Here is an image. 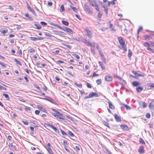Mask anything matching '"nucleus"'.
Wrapping results in <instances>:
<instances>
[{"label":"nucleus","mask_w":154,"mask_h":154,"mask_svg":"<svg viewBox=\"0 0 154 154\" xmlns=\"http://www.w3.org/2000/svg\"><path fill=\"white\" fill-rule=\"evenodd\" d=\"M84 41H86V42H84L85 44H86L88 46H91V43L90 42L88 41L86 39H84Z\"/></svg>","instance_id":"b1692460"},{"label":"nucleus","mask_w":154,"mask_h":154,"mask_svg":"<svg viewBox=\"0 0 154 154\" xmlns=\"http://www.w3.org/2000/svg\"><path fill=\"white\" fill-rule=\"evenodd\" d=\"M40 112V111L38 110H36L35 111V113L36 115H38Z\"/></svg>","instance_id":"e2e57ef3"},{"label":"nucleus","mask_w":154,"mask_h":154,"mask_svg":"<svg viewBox=\"0 0 154 154\" xmlns=\"http://www.w3.org/2000/svg\"><path fill=\"white\" fill-rule=\"evenodd\" d=\"M65 118L66 117V118L68 119L71 120H72V118L71 117H70L67 115H65Z\"/></svg>","instance_id":"bf43d9fd"},{"label":"nucleus","mask_w":154,"mask_h":154,"mask_svg":"<svg viewBox=\"0 0 154 154\" xmlns=\"http://www.w3.org/2000/svg\"><path fill=\"white\" fill-rule=\"evenodd\" d=\"M109 28L111 29V30L113 31H115L116 29L113 27V25L111 23L109 24Z\"/></svg>","instance_id":"58836bf2"},{"label":"nucleus","mask_w":154,"mask_h":154,"mask_svg":"<svg viewBox=\"0 0 154 154\" xmlns=\"http://www.w3.org/2000/svg\"><path fill=\"white\" fill-rule=\"evenodd\" d=\"M44 99L47 100L48 101L52 103H54V102H53V101H54L51 98H49V99H48L47 98H44Z\"/></svg>","instance_id":"7c9ffc66"},{"label":"nucleus","mask_w":154,"mask_h":154,"mask_svg":"<svg viewBox=\"0 0 154 154\" xmlns=\"http://www.w3.org/2000/svg\"><path fill=\"white\" fill-rule=\"evenodd\" d=\"M68 134L71 137H73L74 136L73 134L70 131H69Z\"/></svg>","instance_id":"a18cd8bd"},{"label":"nucleus","mask_w":154,"mask_h":154,"mask_svg":"<svg viewBox=\"0 0 154 154\" xmlns=\"http://www.w3.org/2000/svg\"><path fill=\"white\" fill-rule=\"evenodd\" d=\"M118 39L120 45L121 46L123 45H124L125 44V41L122 37H119L118 38Z\"/></svg>","instance_id":"39448f33"},{"label":"nucleus","mask_w":154,"mask_h":154,"mask_svg":"<svg viewBox=\"0 0 154 154\" xmlns=\"http://www.w3.org/2000/svg\"><path fill=\"white\" fill-rule=\"evenodd\" d=\"M3 95L6 98H7L8 100L10 99V97L9 95L5 93H3Z\"/></svg>","instance_id":"f704fd0d"},{"label":"nucleus","mask_w":154,"mask_h":154,"mask_svg":"<svg viewBox=\"0 0 154 154\" xmlns=\"http://www.w3.org/2000/svg\"><path fill=\"white\" fill-rule=\"evenodd\" d=\"M34 25L35 26V28L38 29H42V27L38 23H37L36 22H34Z\"/></svg>","instance_id":"f8f14e48"},{"label":"nucleus","mask_w":154,"mask_h":154,"mask_svg":"<svg viewBox=\"0 0 154 154\" xmlns=\"http://www.w3.org/2000/svg\"><path fill=\"white\" fill-rule=\"evenodd\" d=\"M84 11L87 13L91 14H92V11L90 9L88 6L86 5V3H85L84 5Z\"/></svg>","instance_id":"f03ea898"},{"label":"nucleus","mask_w":154,"mask_h":154,"mask_svg":"<svg viewBox=\"0 0 154 154\" xmlns=\"http://www.w3.org/2000/svg\"><path fill=\"white\" fill-rule=\"evenodd\" d=\"M147 85L149 86L150 88H153L154 87V84L153 83H148Z\"/></svg>","instance_id":"c85d7f7f"},{"label":"nucleus","mask_w":154,"mask_h":154,"mask_svg":"<svg viewBox=\"0 0 154 154\" xmlns=\"http://www.w3.org/2000/svg\"><path fill=\"white\" fill-rule=\"evenodd\" d=\"M121 128L124 130V131H127L128 130V127L126 125H121Z\"/></svg>","instance_id":"2eb2a0df"},{"label":"nucleus","mask_w":154,"mask_h":154,"mask_svg":"<svg viewBox=\"0 0 154 154\" xmlns=\"http://www.w3.org/2000/svg\"><path fill=\"white\" fill-rule=\"evenodd\" d=\"M103 124L105 126H106L107 127H108L109 128H110V126L109 125V123H108V122L104 121H103Z\"/></svg>","instance_id":"bb28decb"},{"label":"nucleus","mask_w":154,"mask_h":154,"mask_svg":"<svg viewBox=\"0 0 154 154\" xmlns=\"http://www.w3.org/2000/svg\"><path fill=\"white\" fill-rule=\"evenodd\" d=\"M108 103L109 104V107L110 108L112 109H115L114 106L112 104V103L110 102H108Z\"/></svg>","instance_id":"aec40b11"},{"label":"nucleus","mask_w":154,"mask_h":154,"mask_svg":"<svg viewBox=\"0 0 154 154\" xmlns=\"http://www.w3.org/2000/svg\"><path fill=\"white\" fill-rule=\"evenodd\" d=\"M103 7L104 9V11L106 14H108V9L107 6H105L104 5L103 6Z\"/></svg>","instance_id":"4be33fe9"},{"label":"nucleus","mask_w":154,"mask_h":154,"mask_svg":"<svg viewBox=\"0 0 154 154\" xmlns=\"http://www.w3.org/2000/svg\"><path fill=\"white\" fill-rule=\"evenodd\" d=\"M121 46L122 49H123L124 52H125L127 51L126 46L125 44L124 45H121Z\"/></svg>","instance_id":"a878e982"},{"label":"nucleus","mask_w":154,"mask_h":154,"mask_svg":"<svg viewBox=\"0 0 154 154\" xmlns=\"http://www.w3.org/2000/svg\"><path fill=\"white\" fill-rule=\"evenodd\" d=\"M112 79V76L109 75H106L105 77V80L107 82L111 81Z\"/></svg>","instance_id":"0eeeda50"},{"label":"nucleus","mask_w":154,"mask_h":154,"mask_svg":"<svg viewBox=\"0 0 154 154\" xmlns=\"http://www.w3.org/2000/svg\"><path fill=\"white\" fill-rule=\"evenodd\" d=\"M57 114L59 115L60 116L63 117L64 118H65V116L63 114L61 113H60L58 112H57Z\"/></svg>","instance_id":"4c0bfd02"},{"label":"nucleus","mask_w":154,"mask_h":154,"mask_svg":"<svg viewBox=\"0 0 154 154\" xmlns=\"http://www.w3.org/2000/svg\"><path fill=\"white\" fill-rule=\"evenodd\" d=\"M33 14L36 15L35 12L34 11L33 8L29 7V8L28 9Z\"/></svg>","instance_id":"5701e85b"},{"label":"nucleus","mask_w":154,"mask_h":154,"mask_svg":"<svg viewBox=\"0 0 154 154\" xmlns=\"http://www.w3.org/2000/svg\"><path fill=\"white\" fill-rule=\"evenodd\" d=\"M89 96L90 98H92L95 97H98V94L96 93L92 92L89 94Z\"/></svg>","instance_id":"1a4fd4ad"},{"label":"nucleus","mask_w":154,"mask_h":154,"mask_svg":"<svg viewBox=\"0 0 154 154\" xmlns=\"http://www.w3.org/2000/svg\"><path fill=\"white\" fill-rule=\"evenodd\" d=\"M70 8L75 13L77 12V9L75 7L70 6Z\"/></svg>","instance_id":"e433bc0d"},{"label":"nucleus","mask_w":154,"mask_h":154,"mask_svg":"<svg viewBox=\"0 0 154 154\" xmlns=\"http://www.w3.org/2000/svg\"><path fill=\"white\" fill-rule=\"evenodd\" d=\"M132 85L134 86H137L141 85L140 82L138 81H134L132 83Z\"/></svg>","instance_id":"ddd939ff"},{"label":"nucleus","mask_w":154,"mask_h":154,"mask_svg":"<svg viewBox=\"0 0 154 154\" xmlns=\"http://www.w3.org/2000/svg\"><path fill=\"white\" fill-rule=\"evenodd\" d=\"M29 52H30V53H33L35 51V50L33 48H31L28 50Z\"/></svg>","instance_id":"864d4df0"},{"label":"nucleus","mask_w":154,"mask_h":154,"mask_svg":"<svg viewBox=\"0 0 154 154\" xmlns=\"http://www.w3.org/2000/svg\"><path fill=\"white\" fill-rule=\"evenodd\" d=\"M40 24L42 26H45L47 25V23L45 22L41 21L40 22Z\"/></svg>","instance_id":"de8ad7c7"},{"label":"nucleus","mask_w":154,"mask_h":154,"mask_svg":"<svg viewBox=\"0 0 154 154\" xmlns=\"http://www.w3.org/2000/svg\"><path fill=\"white\" fill-rule=\"evenodd\" d=\"M96 45L97 49L98 50V52H100V51H101V50L99 47V45L97 43H96Z\"/></svg>","instance_id":"a19ab883"},{"label":"nucleus","mask_w":154,"mask_h":154,"mask_svg":"<svg viewBox=\"0 0 154 154\" xmlns=\"http://www.w3.org/2000/svg\"><path fill=\"white\" fill-rule=\"evenodd\" d=\"M62 23L63 24L66 26H68L69 24V23L67 21L62 20Z\"/></svg>","instance_id":"c9c22d12"},{"label":"nucleus","mask_w":154,"mask_h":154,"mask_svg":"<svg viewBox=\"0 0 154 154\" xmlns=\"http://www.w3.org/2000/svg\"><path fill=\"white\" fill-rule=\"evenodd\" d=\"M67 73L68 74L70 75L71 76H74V75L72 74L71 72L70 71H67Z\"/></svg>","instance_id":"338daca9"},{"label":"nucleus","mask_w":154,"mask_h":154,"mask_svg":"<svg viewBox=\"0 0 154 154\" xmlns=\"http://www.w3.org/2000/svg\"><path fill=\"white\" fill-rule=\"evenodd\" d=\"M122 105L124 106L126 108V109L127 110H130L131 109V108L130 106H127L125 104H122Z\"/></svg>","instance_id":"79ce46f5"},{"label":"nucleus","mask_w":154,"mask_h":154,"mask_svg":"<svg viewBox=\"0 0 154 154\" xmlns=\"http://www.w3.org/2000/svg\"><path fill=\"white\" fill-rule=\"evenodd\" d=\"M149 107L150 108H153L154 107V106L151 103H150L149 105Z\"/></svg>","instance_id":"774afa93"},{"label":"nucleus","mask_w":154,"mask_h":154,"mask_svg":"<svg viewBox=\"0 0 154 154\" xmlns=\"http://www.w3.org/2000/svg\"><path fill=\"white\" fill-rule=\"evenodd\" d=\"M65 11L64 7L63 4L61 5L60 8V11L61 12H63Z\"/></svg>","instance_id":"cd10ccee"},{"label":"nucleus","mask_w":154,"mask_h":154,"mask_svg":"<svg viewBox=\"0 0 154 154\" xmlns=\"http://www.w3.org/2000/svg\"><path fill=\"white\" fill-rule=\"evenodd\" d=\"M47 126L50 127L51 128H52L55 132L58 133L59 132V130H58L53 125L47 124Z\"/></svg>","instance_id":"6e6552de"},{"label":"nucleus","mask_w":154,"mask_h":154,"mask_svg":"<svg viewBox=\"0 0 154 154\" xmlns=\"http://www.w3.org/2000/svg\"><path fill=\"white\" fill-rule=\"evenodd\" d=\"M22 122L25 125H28V123L27 122L22 120Z\"/></svg>","instance_id":"052dcab7"},{"label":"nucleus","mask_w":154,"mask_h":154,"mask_svg":"<svg viewBox=\"0 0 154 154\" xmlns=\"http://www.w3.org/2000/svg\"><path fill=\"white\" fill-rule=\"evenodd\" d=\"M132 54V52L130 49L128 50V57L130 58Z\"/></svg>","instance_id":"72a5a7b5"},{"label":"nucleus","mask_w":154,"mask_h":154,"mask_svg":"<svg viewBox=\"0 0 154 154\" xmlns=\"http://www.w3.org/2000/svg\"><path fill=\"white\" fill-rule=\"evenodd\" d=\"M72 55L74 57H76L78 59H79L80 58L79 56L76 54H73Z\"/></svg>","instance_id":"37998d69"},{"label":"nucleus","mask_w":154,"mask_h":154,"mask_svg":"<svg viewBox=\"0 0 154 154\" xmlns=\"http://www.w3.org/2000/svg\"><path fill=\"white\" fill-rule=\"evenodd\" d=\"M91 52L94 54H95L96 53L94 49V48H91Z\"/></svg>","instance_id":"09e8293b"},{"label":"nucleus","mask_w":154,"mask_h":154,"mask_svg":"<svg viewBox=\"0 0 154 154\" xmlns=\"http://www.w3.org/2000/svg\"><path fill=\"white\" fill-rule=\"evenodd\" d=\"M87 87L89 88H91V85L89 83H87Z\"/></svg>","instance_id":"69168bd1"},{"label":"nucleus","mask_w":154,"mask_h":154,"mask_svg":"<svg viewBox=\"0 0 154 154\" xmlns=\"http://www.w3.org/2000/svg\"><path fill=\"white\" fill-rule=\"evenodd\" d=\"M47 150L50 154H54L53 152L52 149L51 148H48L47 149Z\"/></svg>","instance_id":"2f4dec72"},{"label":"nucleus","mask_w":154,"mask_h":154,"mask_svg":"<svg viewBox=\"0 0 154 154\" xmlns=\"http://www.w3.org/2000/svg\"><path fill=\"white\" fill-rule=\"evenodd\" d=\"M139 141V142H140V143H141L142 144H144L145 143L143 139H142L141 138H140Z\"/></svg>","instance_id":"3c124183"},{"label":"nucleus","mask_w":154,"mask_h":154,"mask_svg":"<svg viewBox=\"0 0 154 154\" xmlns=\"http://www.w3.org/2000/svg\"><path fill=\"white\" fill-rule=\"evenodd\" d=\"M53 32H54L55 34H56L57 35H59L61 33V32L58 31L56 30H54L53 31Z\"/></svg>","instance_id":"8fccbe9b"},{"label":"nucleus","mask_w":154,"mask_h":154,"mask_svg":"<svg viewBox=\"0 0 154 154\" xmlns=\"http://www.w3.org/2000/svg\"><path fill=\"white\" fill-rule=\"evenodd\" d=\"M93 3L94 4V6H95L96 7V10L98 11H100L99 8L98 7L99 5H98V4L96 3L95 1H93Z\"/></svg>","instance_id":"4468645a"},{"label":"nucleus","mask_w":154,"mask_h":154,"mask_svg":"<svg viewBox=\"0 0 154 154\" xmlns=\"http://www.w3.org/2000/svg\"><path fill=\"white\" fill-rule=\"evenodd\" d=\"M133 73L135 75V76H136V79L138 77L140 76L141 77H144L146 76V75L143 72H140V73H138L137 72L134 71H132Z\"/></svg>","instance_id":"f257e3e1"},{"label":"nucleus","mask_w":154,"mask_h":154,"mask_svg":"<svg viewBox=\"0 0 154 154\" xmlns=\"http://www.w3.org/2000/svg\"><path fill=\"white\" fill-rule=\"evenodd\" d=\"M60 132L62 133V134L65 137L67 136V134L63 130H61Z\"/></svg>","instance_id":"473e14b6"},{"label":"nucleus","mask_w":154,"mask_h":154,"mask_svg":"<svg viewBox=\"0 0 154 154\" xmlns=\"http://www.w3.org/2000/svg\"><path fill=\"white\" fill-rule=\"evenodd\" d=\"M57 63L58 64L63 63H64V62L60 60H59L57 61Z\"/></svg>","instance_id":"680f3d73"},{"label":"nucleus","mask_w":154,"mask_h":154,"mask_svg":"<svg viewBox=\"0 0 154 154\" xmlns=\"http://www.w3.org/2000/svg\"><path fill=\"white\" fill-rule=\"evenodd\" d=\"M14 61L17 64L19 65L20 66H22V64L20 62L19 60H18L17 59H14Z\"/></svg>","instance_id":"c756f323"},{"label":"nucleus","mask_w":154,"mask_h":154,"mask_svg":"<svg viewBox=\"0 0 154 154\" xmlns=\"http://www.w3.org/2000/svg\"><path fill=\"white\" fill-rule=\"evenodd\" d=\"M99 64L101 66L102 70H104L105 69V66L103 64V63L101 62H99Z\"/></svg>","instance_id":"6ab92c4d"},{"label":"nucleus","mask_w":154,"mask_h":154,"mask_svg":"<svg viewBox=\"0 0 154 154\" xmlns=\"http://www.w3.org/2000/svg\"><path fill=\"white\" fill-rule=\"evenodd\" d=\"M136 91L138 93H140L143 90V88L142 87H139L136 88Z\"/></svg>","instance_id":"f3484780"},{"label":"nucleus","mask_w":154,"mask_h":154,"mask_svg":"<svg viewBox=\"0 0 154 154\" xmlns=\"http://www.w3.org/2000/svg\"><path fill=\"white\" fill-rule=\"evenodd\" d=\"M145 150L144 149V147L143 146H140L138 152L140 154H143L144 153Z\"/></svg>","instance_id":"9b49d317"},{"label":"nucleus","mask_w":154,"mask_h":154,"mask_svg":"<svg viewBox=\"0 0 154 154\" xmlns=\"http://www.w3.org/2000/svg\"><path fill=\"white\" fill-rule=\"evenodd\" d=\"M25 109L26 110H29V111H30L31 110L30 107L26 106H25Z\"/></svg>","instance_id":"13d9d810"},{"label":"nucleus","mask_w":154,"mask_h":154,"mask_svg":"<svg viewBox=\"0 0 154 154\" xmlns=\"http://www.w3.org/2000/svg\"><path fill=\"white\" fill-rule=\"evenodd\" d=\"M99 11V12L98 13L97 16L99 18H101L102 16V14L101 13V11Z\"/></svg>","instance_id":"49530a36"},{"label":"nucleus","mask_w":154,"mask_h":154,"mask_svg":"<svg viewBox=\"0 0 154 154\" xmlns=\"http://www.w3.org/2000/svg\"><path fill=\"white\" fill-rule=\"evenodd\" d=\"M101 59L102 60L103 62H105L106 60L104 56H103L101 57Z\"/></svg>","instance_id":"0e129e2a"},{"label":"nucleus","mask_w":154,"mask_h":154,"mask_svg":"<svg viewBox=\"0 0 154 154\" xmlns=\"http://www.w3.org/2000/svg\"><path fill=\"white\" fill-rule=\"evenodd\" d=\"M96 82L97 85H99L101 83V79H97Z\"/></svg>","instance_id":"c03bdc74"},{"label":"nucleus","mask_w":154,"mask_h":154,"mask_svg":"<svg viewBox=\"0 0 154 154\" xmlns=\"http://www.w3.org/2000/svg\"><path fill=\"white\" fill-rule=\"evenodd\" d=\"M65 32H68L71 34H72L73 32L72 29H71L68 28L66 27H64L62 28V29Z\"/></svg>","instance_id":"20e7f679"},{"label":"nucleus","mask_w":154,"mask_h":154,"mask_svg":"<svg viewBox=\"0 0 154 154\" xmlns=\"http://www.w3.org/2000/svg\"><path fill=\"white\" fill-rule=\"evenodd\" d=\"M0 32L3 34H5L8 32V29L6 28H2L0 29Z\"/></svg>","instance_id":"dca6fc26"},{"label":"nucleus","mask_w":154,"mask_h":154,"mask_svg":"<svg viewBox=\"0 0 154 154\" xmlns=\"http://www.w3.org/2000/svg\"><path fill=\"white\" fill-rule=\"evenodd\" d=\"M142 104H143V108H145L147 106V104L143 102L142 103Z\"/></svg>","instance_id":"4d7b16f0"},{"label":"nucleus","mask_w":154,"mask_h":154,"mask_svg":"<svg viewBox=\"0 0 154 154\" xmlns=\"http://www.w3.org/2000/svg\"><path fill=\"white\" fill-rule=\"evenodd\" d=\"M51 25L53 26H55L57 28H58L60 29H62V28L58 24L55 23H51Z\"/></svg>","instance_id":"412c9836"},{"label":"nucleus","mask_w":154,"mask_h":154,"mask_svg":"<svg viewBox=\"0 0 154 154\" xmlns=\"http://www.w3.org/2000/svg\"><path fill=\"white\" fill-rule=\"evenodd\" d=\"M120 82L122 85H125L126 83L125 81L122 79V80H121L120 81Z\"/></svg>","instance_id":"5fc2aeb1"},{"label":"nucleus","mask_w":154,"mask_h":154,"mask_svg":"<svg viewBox=\"0 0 154 154\" xmlns=\"http://www.w3.org/2000/svg\"><path fill=\"white\" fill-rule=\"evenodd\" d=\"M30 38L31 40L34 41L37 40H42L44 39V38L42 37H39L38 38L30 37Z\"/></svg>","instance_id":"9d476101"},{"label":"nucleus","mask_w":154,"mask_h":154,"mask_svg":"<svg viewBox=\"0 0 154 154\" xmlns=\"http://www.w3.org/2000/svg\"><path fill=\"white\" fill-rule=\"evenodd\" d=\"M45 35L48 36L50 37H51L52 36H53L52 35H51L48 32H45Z\"/></svg>","instance_id":"603ef678"},{"label":"nucleus","mask_w":154,"mask_h":154,"mask_svg":"<svg viewBox=\"0 0 154 154\" xmlns=\"http://www.w3.org/2000/svg\"><path fill=\"white\" fill-rule=\"evenodd\" d=\"M114 117L116 121L117 122H121L122 119L121 117L116 114L114 115Z\"/></svg>","instance_id":"423d86ee"},{"label":"nucleus","mask_w":154,"mask_h":154,"mask_svg":"<svg viewBox=\"0 0 154 154\" xmlns=\"http://www.w3.org/2000/svg\"><path fill=\"white\" fill-rule=\"evenodd\" d=\"M37 107L38 109H39L40 110L42 111L45 112H46V110L44 108H43L42 107L40 106L39 105H38L37 106Z\"/></svg>","instance_id":"a211bd4d"},{"label":"nucleus","mask_w":154,"mask_h":154,"mask_svg":"<svg viewBox=\"0 0 154 154\" xmlns=\"http://www.w3.org/2000/svg\"><path fill=\"white\" fill-rule=\"evenodd\" d=\"M116 0H112V1L111 2H109L108 1V5L109 6H110V5L111 4H112L113 5H115V2L116 1Z\"/></svg>","instance_id":"393cba45"},{"label":"nucleus","mask_w":154,"mask_h":154,"mask_svg":"<svg viewBox=\"0 0 154 154\" xmlns=\"http://www.w3.org/2000/svg\"><path fill=\"white\" fill-rule=\"evenodd\" d=\"M146 117L147 119H149L150 117V113H147L146 114Z\"/></svg>","instance_id":"6e6d98bb"},{"label":"nucleus","mask_w":154,"mask_h":154,"mask_svg":"<svg viewBox=\"0 0 154 154\" xmlns=\"http://www.w3.org/2000/svg\"><path fill=\"white\" fill-rule=\"evenodd\" d=\"M55 117L58 119H62V120H64L65 119L64 118H63V117L60 116L59 115H58L57 114V115H56V116Z\"/></svg>","instance_id":"ea45409f"},{"label":"nucleus","mask_w":154,"mask_h":154,"mask_svg":"<svg viewBox=\"0 0 154 154\" xmlns=\"http://www.w3.org/2000/svg\"><path fill=\"white\" fill-rule=\"evenodd\" d=\"M85 30L86 32V35L89 38H91L92 37V33L88 29H85Z\"/></svg>","instance_id":"7ed1b4c3"}]
</instances>
